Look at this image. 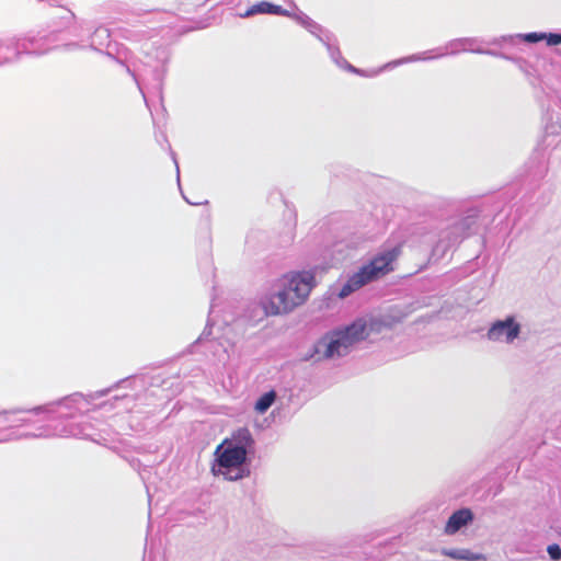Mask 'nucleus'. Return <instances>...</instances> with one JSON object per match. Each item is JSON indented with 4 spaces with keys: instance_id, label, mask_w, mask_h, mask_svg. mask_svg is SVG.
Segmentation results:
<instances>
[{
    "instance_id": "nucleus-1",
    "label": "nucleus",
    "mask_w": 561,
    "mask_h": 561,
    "mask_svg": "<svg viewBox=\"0 0 561 561\" xmlns=\"http://www.w3.org/2000/svg\"><path fill=\"white\" fill-rule=\"evenodd\" d=\"M110 391L111 388H106L88 394L75 392L57 401L35 407L32 410H27V412H32L34 414H39L42 412L54 414L57 412L56 408H58L64 409L65 412H58V414L55 417H53L48 424L39 426L34 433H23L21 437L41 438L50 436H89V434L85 433V425L69 422L68 420L73 419L76 413H83L89 411L88 407L91 404L93 400L106 396Z\"/></svg>"
},
{
    "instance_id": "nucleus-2",
    "label": "nucleus",
    "mask_w": 561,
    "mask_h": 561,
    "mask_svg": "<svg viewBox=\"0 0 561 561\" xmlns=\"http://www.w3.org/2000/svg\"><path fill=\"white\" fill-rule=\"evenodd\" d=\"M254 438L248 427L234 431L216 447L211 467L214 474H221L228 481L242 480L250 476L251 456L254 454Z\"/></svg>"
},
{
    "instance_id": "nucleus-3",
    "label": "nucleus",
    "mask_w": 561,
    "mask_h": 561,
    "mask_svg": "<svg viewBox=\"0 0 561 561\" xmlns=\"http://www.w3.org/2000/svg\"><path fill=\"white\" fill-rule=\"evenodd\" d=\"M316 286V277L311 271L296 272L283 284L282 288L261 299L254 306L260 319L290 312L295 307L302 305L311 289Z\"/></svg>"
},
{
    "instance_id": "nucleus-4",
    "label": "nucleus",
    "mask_w": 561,
    "mask_h": 561,
    "mask_svg": "<svg viewBox=\"0 0 561 561\" xmlns=\"http://www.w3.org/2000/svg\"><path fill=\"white\" fill-rule=\"evenodd\" d=\"M75 19L70 10L64 9L60 22L48 34H28L0 39V67L20 60L23 55L41 56L48 53L51 49L50 45L57 41V33L68 27Z\"/></svg>"
},
{
    "instance_id": "nucleus-5",
    "label": "nucleus",
    "mask_w": 561,
    "mask_h": 561,
    "mask_svg": "<svg viewBox=\"0 0 561 561\" xmlns=\"http://www.w3.org/2000/svg\"><path fill=\"white\" fill-rule=\"evenodd\" d=\"M369 337L367 319L359 317L351 323L331 330L323 334L312 346V353L306 359L321 358L330 359L334 356H345L353 345Z\"/></svg>"
},
{
    "instance_id": "nucleus-6",
    "label": "nucleus",
    "mask_w": 561,
    "mask_h": 561,
    "mask_svg": "<svg viewBox=\"0 0 561 561\" xmlns=\"http://www.w3.org/2000/svg\"><path fill=\"white\" fill-rule=\"evenodd\" d=\"M397 249L387 250L377 254L368 264L362 266L357 273L343 284L337 293L340 298H346L360 287L380 278L392 270V262L397 257Z\"/></svg>"
},
{
    "instance_id": "nucleus-7",
    "label": "nucleus",
    "mask_w": 561,
    "mask_h": 561,
    "mask_svg": "<svg viewBox=\"0 0 561 561\" xmlns=\"http://www.w3.org/2000/svg\"><path fill=\"white\" fill-rule=\"evenodd\" d=\"M91 48L115 59L118 64L126 67V71L134 78L138 87H140L136 73L128 66L130 50L117 42L111 41V32L104 26H99L91 35ZM141 90V88H139Z\"/></svg>"
},
{
    "instance_id": "nucleus-8",
    "label": "nucleus",
    "mask_w": 561,
    "mask_h": 561,
    "mask_svg": "<svg viewBox=\"0 0 561 561\" xmlns=\"http://www.w3.org/2000/svg\"><path fill=\"white\" fill-rule=\"evenodd\" d=\"M478 43H483V41L478 37H461V38L451 39L445 46L446 51L438 53L436 56H434V58L443 57L446 55H457L461 51H469V53L476 54V49H478V47H476L474 45ZM425 54L426 53L415 54L410 57L399 59L392 64H388L387 67L392 66V65L393 66L402 65V64L409 62V61L433 59V56L426 57Z\"/></svg>"
},
{
    "instance_id": "nucleus-9",
    "label": "nucleus",
    "mask_w": 561,
    "mask_h": 561,
    "mask_svg": "<svg viewBox=\"0 0 561 561\" xmlns=\"http://www.w3.org/2000/svg\"><path fill=\"white\" fill-rule=\"evenodd\" d=\"M520 324L514 316H507L503 320L494 321L488 330L490 341L513 343L520 334Z\"/></svg>"
},
{
    "instance_id": "nucleus-10",
    "label": "nucleus",
    "mask_w": 561,
    "mask_h": 561,
    "mask_svg": "<svg viewBox=\"0 0 561 561\" xmlns=\"http://www.w3.org/2000/svg\"><path fill=\"white\" fill-rule=\"evenodd\" d=\"M474 520V513L469 507H461L451 513L445 525L446 535H455L462 528H467Z\"/></svg>"
},
{
    "instance_id": "nucleus-11",
    "label": "nucleus",
    "mask_w": 561,
    "mask_h": 561,
    "mask_svg": "<svg viewBox=\"0 0 561 561\" xmlns=\"http://www.w3.org/2000/svg\"><path fill=\"white\" fill-rule=\"evenodd\" d=\"M256 14L290 16V12L288 10L268 1H262L251 5L245 11L244 16H253Z\"/></svg>"
},
{
    "instance_id": "nucleus-12",
    "label": "nucleus",
    "mask_w": 561,
    "mask_h": 561,
    "mask_svg": "<svg viewBox=\"0 0 561 561\" xmlns=\"http://www.w3.org/2000/svg\"><path fill=\"white\" fill-rule=\"evenodd\" d=\"M528 178L531 181L542 180L548 172L547 160L542 152H536L527 163Z\"/></svg>"
},
{
    "instance_id": "nucleus-13",
    "label": "nucleus",
    "mask_w": 561,
    "mask_h": 561,
    "mask_svg": "<svg viewBox=\"0 0 561 561\" xmlns=\"http://www.w3.org/2000/svg\"><path fill=\"white\" fill-rule=\"evenodd\" d=\"M524 43L537 44L545 41L547 46H558L561 44V32H529L524 33Z\"/></svg>"
},
{
    "instance_id": "nucleus-14",
    "label": "nucleus",
    "mask_w": 561,
    "mask_h": 561,
    "mask_svg": "<svg viewBox=\"0 0 561 561\" xmlns=\"http://www.w3.org/2000/svg\"><path fill=\"white\" fill-rule=\"evenodd\" d=\"M480 215L481 210L478 207H473L468 209L466 215L457 220L468 237L478 232Z\"/></svg>"
},
{
    "instance_id": "nucleus-15",
    "label": "nucleus",
    "mask_w": 561,
    "mask_h": 561,
    "mask_svg": "<svg viewBox=\"0 0 561 561\" xmlns=\"http://www.w3.org/2000/svg\"><path fill=\"white\" fill-rule=\"evenodd\" d=\"M443 556L458 561H484L485 557L482 553L472 552L463 548H448L443 549Z\"/></svg>"
},
{
    "instance_id": "nucleus-16",
    "label": "nucleus",
    "mask_w": 561,
    "mask_h": 561,
    "mask_svg": "<svg viewBox=\"0 0 561 561\" xmlns=\"http://www.w3.org/2000/svg\"><path fill=\"white\" fill-rule=\"evenodd\" d=\"M328 53L332 59V61L341 69L347 70L352 73H356L359 76H364V71L351 65L343 56L337 45V42L334 45L329 46Z\"/></svg>"
},
{
    "instance_id": "nucleus-17",
    "label": "nucleus",
    "mask_w": 561,
    "mask_h": 561,
    "mask_svg": "<svg viewBox=\"0 0 561 561\" xmlns=\"http://www.w3.org/2000/svg\"><path fill=\"white\" fill-rule=\"evenodd\" d=\"M440 234L451 244L453 247L460 243L463 239L468 238L467 233L461 228L458 221L453 222Z\"/></svg>"
},
{
    "instance_id": "nucleus-18",
    "label": "nucleus",
    "mask_w": 561,
    "mask_h": 561,
    "mask_svg": "<svg viewBox=\"0 0 561 561\" xmlns=\"http://www.w3.org/2000/svg\"><path fill=\"white\" fill-rule=\"evenodd\" d=\"M381 316L385 318L386 329H392L397 324L403 322V320L407 317V312L399 307H392L389 309L387 313H383Z\"/></svg>"
},
{
    "instance_id": "nucleus-19",
    "label": "nucleus",
    "mask_w": 561,
    "mask_h": 561,
    "mask_svg": "<svg viewBox=\"0 0 561 561\" xmlns=\"http://www.w3.org/2000/svg\"><path fill=\"white\" fill-rule=\"evenodd\" d=\"M276 397L277 394L275 390H270L261 394L255 401V411L260 414L265 413L273 405V403L276 400Z\"/></svg>"
},
{
    "instance_id": "nucleus-20",
    "label": "nucleus",
    "mask_w": 561,
    "mask_h": 561,
    "mask_svg": "<svg viewBox=\"0 0 561 561\" xmlns=\"http://www.w3.org/2000/svg\"><path fill=\"white\" fill-rule=\"evenodd\" d=\"M148 57L157 61V66L168 65L171 59V50L164 45L154 46L148 53Z\"/></svg>"
},
{
    "instance_id": "nucleus-21",
    "label": "nucleus",
    "mask_w": 561,
    "mask_h": 561,
    "mask_svg": "<svg viewBox=\"0 0 561 561\" xmlns=\"http://www.w3.org/2000/svg\"><path fill=\"white\" fill-rule=\"evenodd\" d=\"M453 245L449 244V242L439 234L438 241L434 244L432 252H431V259L438 261L444 257L446 252L451 248Z\"/></svg>"
},
{
    "instance_id": "nucleus-22",
    "label": "nucleus",
    "mask_w": 561,
    "mask_h": 561,
    "mask_svg": "<svg viewBox=\"0 0 561 561\" xmlns=\"http://www.w3.org/2000/svg\"><path fill=\"white\" fill-rule=\"evenodd\" d=\"M524 34H512V35H502L500 37H495L493 38L491 42H489L490 45H495V46H503L504 44L505 45H510V46H516L517 44L524 42V37H523Z\"/></svg>"
},
{
    "instance_id": "nucleus-23",
    "label": "nucleus",
    "mask_w": 561,
    "mask_h": 561,
    "mask_svg": "<svg viewBox=\"0 0 561 561\" xmlns=\"http://www.w3.org/2000/svg\"><path fill=\"white\" fill-rule=\"evenodd\" d=\"M168 73V65L156 66L152 70V78L157 83V88L161 91L163 81Z\"/></svg>"
},
{
    "instance_id": "nucleus-24",
    "label": "nucleus",
    "mask_w": 561,
    "mask_h": 561,
    "mask_svg": "<svg viewBox=\"0 0 561 561\" xmlns=\"http://www.w3.org/2000/svg\"><path fill=\"white\" fill-rule=\"evenodd\" d=\"M367 323L369 334L380 333L383 329H386V321L381 314L379 317H371L369 320H367Z\"/></svg>"
},
{
    "instance_id": "nucleus-25",
    "label": "nucleus",
    "mask_w": 561,
    "mask_h": 561,
    "mask_svg": "<svg viewBox=\"0 0 561 561\" xmlns=\"http://www.w3.org/2000/svg\"><path fill=\"white\" fill-rule=\"evenodd\" d=\"M289 18L295 19L306 30H308V27H310V25L313 23V20L302 11H298L297 13L293 14L290 13Z\"/></svg>"
},
{
    "instance_id": "nucleus-26",
    "label": "nucleus",
    "mask_w": 561,
    "mask_h": 561,
    "mask_svg": "<svg viewBox=\"0 0 561 561\" xmlns=\"http://www.w3.org/2000/svg\"><path fill=\"white\" fill-rule=\"evenodd\" d=\"M318 39L327 47V49H329V46L334 45L337 42L335 35L327 28L321 32Z\"/></svg>"
},
{
    "instance_id": "nucleus-27",
    "label": "nucleus",
    "mask_w": 561,
    "mask_h": 561,
    "mask_svg": "<svg viewBox=\"0 0 561 561\" xmlns=\"http://www.w3.org/2000/svg\"><path fill=\"white\" fill-rule=\"evenodd\" d=\"M547 553L552 561L561 560V547L558 543H551L547 547Z\"/></svg>"
},
{
    "instance_id": "nucleus-28",
    "label": "nucleus",
    "mask_w": 561,
    "mask_h": 561,
    "mask_svg": "<svg viewBox=\"0 0 561 561\" xmlns=\"http://www.w3.org/2000/svg\"><path fill=\"white\" fill-rule=\"evenodd\" d=\"M22 412H25V411L20 410V409H14V410H10V411H8V410L0 411V428L4 427L9 423V419H8L9 414H18V413H22Z\"/></svg>"
},
{
    "instance_id": "nucleus-29",
    "label": "nucleus",
    "mask_w": 561,
    "mask_h": 561,
    "mask_svg": "<svg viewBox=\"0 0 561 561\" xmlns=\"http://www.w3.org/2000/svg\"><path fill=\"white\" fill-rule=\"evenodd\" d=\"M211 327H213V322L211 320L208 318L207 320V323L202 332V334L199 335V337L196 340V343L197 342H201L203 340H207L210 335H211Z\"/></svg>"
},
{
    "instance_id": "nucleus-30",
    "label": "nucleus",
    "mask_w": 561,
    "mask_h": 561,
    "mask_svg": "<svg viewBox=\"0 0 561 561\" xmlns=\"http://www.w3.org/2000/svg\"><path fill=\"white\" fill-rule=\"evenodd\" d=\"M476 54L489 55V56H492V57H495V58H500V56H501V51L500 50L484 49L482 47H478V49H476Z\"/></svg>"
},
{
    "instance_id": "nucleus-31",
    "label": "nucleus",
    "mask_w": 561,
    "mask_h": 561,
    "mask_svg": "<svg viewBox=\"0 0 561 561\" xmlns=\"http://www.w3.org/2000/svg\"><path fill=\"white\" fill-rule=\"evenodd\" d=\"M323 30H324V27L322 25H320L319 23L313 21V23L310 25V27H308L307 31L313 35L317 32H320V33L323 32Z\"/></svg>"
},
{
    "instance_id": "nucleus-32",
    "label": "nucleus",
    "mask_w": 561,
    "mask_h": 561,
    "mask_svg": "<svg viewBox=\"0 0 561 561\" xmlns=\"http://www.w3.org/2000/svg\"><path fill=\"white\" fill-rule=\"evenodd\" d=\"M501 59H505V60H510V61H514V62H517L520 60V58H517V57H514V56H511L506 53H503L501 51V56H500Z\"/></svg>"
},
{
    "instance_id": "nucleus-33",
    "label": "nucleus",
    "mask_w": 561,
    "mask_h": 561,
    "mask_svg": "<svg viewBox=\"0 0 561 561\" xmlns=\"http://www.w3.org/2000/svg\"><path fill=\"white\" fill-rule=\"evenodd\" d=\"M171 157H172V159H173V161L175 163L178 182L180 183V167H179L178 161H176L175 152H173L172 150H171Z\"/></svg>"
},
{
    "instance_id": "nucleus-34",
    "label": "nucleus",
    "mask_w": 561,
    "mask_h": 561,
    "mask_svg": "<svg viewBox=\"0 0 561 561\" xmlns=\"http://www.w3.org/2000/svg\"><path fill=\"white\" fill-rule=\"evenodd\" d=\"M183 198L187 202V204H191V205H201L202 204V203H197V202H191L184 195H183Z\"/></svg>"
},
{
    "instance_id": "nucleus-35",
    "label": "nucleus",
    "mask_w": 561,
    "mask_h": 561,
    "mask_svg": "<svg viewBox=\"0 0 561 561\" xmlns=\"http://www.w3.org/2000/svg\"><path fill=\"white\" fill-rule=\"evenodd\" d=\"M18 421H19V423H21V424H24V423H26V422H27V420H26V419H19Z\"/></svg>"
},
{
    "instance_id": "nucleus-36",
    "label": "nucleus",
    "mask_w": 561,
    "mask_h": 561,
    "mask_svg": "<svg viewBox=\"0 0 561 561\" xmlns=\"http://www.w3.org/2000/svg\"><path fill=\"white\" fill-rule=\"evenodd\" d=\"M319 35H321L320 32H317L316 34H313V36H316L317 38L319 37Z\"/></svg>"
},
{
    "instance_id": "nucleus-37",
    "label": "nucleus",
    "mask_w": 561,
    "mask_h": 561,
    "mask_svg": "<svg viewBox=\"0 0 561 561\" xmlns=\"http://www.w3.org/2000/svg\"><path fill=\"white\" fill-rule=\"evenodd\" d=\"M66 46L70 47V46H76L75 43H71V44H67Z\"/></svg>"
}]
</instances>
